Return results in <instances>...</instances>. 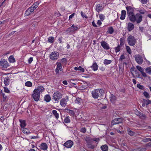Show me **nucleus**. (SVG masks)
<instances>
[{"label":"nucleus","mask_w":151,"mask_h":151,"mask_svg":"<svg viewBox=\"0 0 151 151\" xmlns=\"http://www.w3.org/2000/svg\"><path fill=\"white\" fill-rule=\"evenodd\" d=\"M125 57H124V55H122L121 56L119 60L120 61H122L123 59H125Z\"/></svg>","instance_id":"680f3d73"},{"label":"nucleus","mask_w":151,"mask_h":151,"mask_svg":"<svg viewBox=\"0 0 151 151\" xmlns=\"http://www.w3.org/2000/svg\"><path fill=\"white\" fill-rule=\"evenodd\" d=\"M67 110H68L67 112L69 113L70 115L72 116H74L75 115V113L74 111L68 109H67Z\"/></svg>","instance_id":"4c0bfd02"},{"label":"nucleus","mask_w":151,"mask_h":151,"mask_svg":"<svg viewBox=\"0 0 151 151\" xmlns=\"http://www.w3.org/2000/svg\"><path fill=\"white\" fill-rule=\"evenodd\" d=\"M124 40L123 37L121 38L120 39V45L122 46L124 45Z\"/></svg>","instance_id":"37998d69"},{"label":"nucleus","mask_w":151,"mask_h":151,"mask_svg":"<svg viewBox=\"0 0 151 151\" xmlns=\"http://www.w3.org/2000/svg\"><path fill=\"white\" fill-rule=\"evenodd\" d=\"M52 113L53 115L55 116V118L57 119L59 117V114L57 112V111L55 110H54L52 111Z\"/></svg>","instance_id":"c756f323"},{"label":"nucleus","mask_w":151,"mask_h":151,"mask_svg":"<svg viewBox=\"0 0 151 151\" xmlns=\"http://www.w3.org/2000/svg\"><path fill=\"white\" fill-rule=\"evenodd\" d=\"M139 30L142 32L143 31L144 28L142 27H139Z\"/></svg>","instance_id":"774afa93"},{"label":"nucleus","mask_w":151,"mask_h":151,"mask_svg":"<svg viewBox=\"0 0 151 151\" xmlns=\"http://www.w3.org/2000/svg\"><path fill=\"white\" fill-rule=\"evenodd\" d=\"M85 141L87 143L86 146L88 148L91 149H93L95 147V146L92 145V142L91 141V138L88 137L85 139Z\"/></svg>","instance_id":"423d86ee"},{"label":"nucleus","mask_w":151,"mask_h":151,"mask_svg":"<svg viewBox=\"0 0 151 151\" xmlns=\"http://www.w3.org/2000/svg\"><path fill=\"white\" fill-rule=\"evenodd\" d=\"M79 69L78 70H80L81 72H83L84 71V69L83 68L81 67V66H80L79 67Z\"/></svg>","instance_id":"e2e57ef3"},{"label":"nucleus","mask_w":151,"mask_h":151,"mask_svg":"<svg viewBox=\"0 0 151 151\" xmlns=\"http://www.w3.org/2000/svg\"><path fill=\"white\" fill-rule=\"evenodd\" d=\"M99 18L101 19V20L103 21L105 19V16L104 14H99Z\"/></svg>","instance_id":"a19ab883"},{"label":"nucleus","mask_w":151,"mask_h":151,"mask_svg":"<svg viewBox=\"0 0 151 151\" xmlns=\"http://www.w3.org/2000/svg\"><path fill=\"white\" fill-rule=\"evenodd\" d=\"M78 28L77 27L73 25L69 27L67 31L69 32H73L77 31Z\"/></svg>","instance_id":"ddd939ff"},{"label":"nucleus","mask_w":151,"mask_h":151,"mask_svg":"<svg viewBox=\"0 0 151 151\" xmlns=\"http://www.w3.org/2000/svg\"><path fill=\"white\" fill-rule=\"evenodd\" d=\"M92 68L94 70H96L98 69V65L96 63H93L92 66Z\"/></svg>","instance_id":"c9c22d12"},{"label":"nucleus","mask_w":151,"mask_h":151,"mask_svg":"<svg viewBox=\"0 0 151 151\" xmlns=\"http://www.w3.org/2000/svg\"><path fill=\"white\" fill-rule=\"evenodd\" d=\"M44 88L43 86H40L34 90L32 96L35 101H39L40 97V93L42 92L44 90Z\"/></svg>","instance_id":"f257e3e1"},{"label":"nucleus","mask_w":151,"mask_h":151,"mask_svg":"<svg viewBox=\"0 0 151 151\" xmlns=\"http://www.w3.org/2000/svg\"><path fill=\"white\" fill-rule=\"evenodd\" d=\"M0 65L4 68H7L8 66V62L5 60L1 59L0 61Z\"/></svg>","instance_id":"9d476101"},{"label":"nucleus","mask_w":151,"mask_h":151,"mask_svg":"<svg viewBox=\"0 0 151 151\" xmlns=\"http://www.w3.org/2000/svg\"><path fill=\"white\" fill-rule=\"evenodd\" d=\"M22 132L26 134H28L31 133L29 129L25 128H24L23 129Z\"/></svg>","instance_id":"2f4dec72"},{"label":"nucleus","mask_w":151,"mask_h":151,"mask_svg":"<svg viewBox=\"0 0 151 151\" xmlns=\"http://www.w3.org/2000/svg\"><path fill=\"white\" fill-rule=\"evenodd\" d=\"M143 101L146 105H148L150 104H151V100H150L149 99L146 100L145 99H143Z\"/></svg>","instance_id":"58836bf2"},{"label":"nucleus","mask_w":151,"mask_h":151,"mask_svg":"<svg viewBox=\"0 0 151 151\" xmlns=\"http://www.w3.org/2000/svg\"><path fill=\"white\" fill-rule=\"evenodd\" d=\"M128 44L131 46L135 45L137 42L135 38L133 36L129 35L127 39Z\"/></svg>","instance_id":"20e7f679"},{"label":"nucleus","mask_w":151,"mask_h":151,"mask_svg":"<svg viewBox=\"0 0 151 151\" xmlns=\"http://www.w3.org/2000/svg\"><path fill=\"white\" fill-rule=\"evenodd\" d=\"M96 12H99L101 11L104 9V7L102 6V4H97L96 6Z\"/></svg>","instance_id":"f3484780"},{"label":"nucleus","mask_w":151,"mask_h":151,"mask_svg":"<svg viewBox=\"0 0 151 151\" xmlns=\"http://www.w3.org/2000/svg\"><path fill=\"white\" fill-rule=\"evenodd\" d=\"M145 71L147 73L150 74H151V68L150 67H148L146 68Z\"/></svg>","instance_id":"49530a36"},{"label":"nucleus","mask_w":151,"mask_h":151,"mask_svg":"<svg viewBox=\"0 0 151 151\" xmlns=\"http://www.w3.org/2000/svg\"><path fill=\"white\" fill-rule=\"evenodd\" d=\"M126 8L127 11V15L131 14L134 13V10L132 7L131 6H128L126 7Z\"/></svg>","instance_id":"dca6fc26"},{"label":"nucleus","mask_w":151,"mask_h":151,"mask_svg":"<svg viewBox=\"0 0 151 151\" xmlns=\"http://www.w3.org/2000/svg\"><path fill=\"white\" fill-rule=\"evenodd\" d=\"M67 101L65 98L62 99L60 101V105L63 107H65L67 104Z\"/></svg>","instance_id":"412c9836"},{"label":"nucleus","mask_w":151,"mask_h":151,"mask_svg":"<svg viewBox=\"0 0 151 151\" xmlns=\"http://www.w3.org/2000/svg\"><path fill=\"white\" fill-rule=\"evenodd\" d=\"M32 12H33V10L31 8L29 7L25 11V16H28Z\"/></svg>","instance_id":"5701e85b"},{"label":"nucleus","mask_w":151,"mask_h":151,"mask_svg":"<svg viewBox=\"0 0 151 151\" xmlns=\"http://www.w3.org/2000/svg\"><path fill=\"white\" fill-rule=\"evenodd\" d=\"M10 79L8 76L6 77L4 79V82L6 86H8L9 84Z\"/></svg>","instance_id":"4be33fe9"},{"label":"nucleus","mask_w":151,"mask_h":151,"mask_svg":"<svg viewBox=\"0 0 151 151\" xmlns=\"http://www.w3.org/2000/svg\"><path fill=\"white\" fill-rule=\"evenodd\" d=\"M142 16L139 13L136 14L135 19L134 22H136L137 24L140 23L142 21Z\"/></svg>","instance_id":"1a4fd4ad"},{"label":"nucleus","mask_w":151,"mask_h":151,"mask_svg":"<svg viewBox=\"0 0 151 151\" xmlns=\"http://www.w3.org/2000/svg\"><path fill=\"white\" fill-rule=\"evenodd\" d=\"M143 141L144 142L151 141V139L150 138H146L143 139Z\"/></svg>","instance_id":"6e6d98bb"},{"label":"nucleus","mask_w":151,"mask_h":151,"mask_svg":"<svg viewBox=\"0 0 151 151\" xmlns=\"http://www.w3.org/2000/svg\"><path fill=\"white\" fill-rule=\"evenodd\" d=\"M100 43L101 46L104 49L108 50L110 49L109 44L105 41H102Z\"/></svg>","instance_id":"f8f14e48"},{"label":"nucleus","mask_w":151,"mask_h":151,"mask_svg":"<svg viewBox=\"0 0 151 151\" xmlns=\"http://www.w3.org/2000/svg\"><path fill=\"white\" fill-rule=\"evenodd\" d=\"M136 68L141 72L143 71H144V69L139 66H136Z\"/></svg>","instance_id":"5fc2aeb1"},{"label":"nucleus","mask_w":151,"mask_h":151,"mask_svg":"<svg viewBox=\"0 0 151 151\" xmlns=\"http://www.w3.org/2000/svg\"><path fill=\"white\" fill-rule=\"evenodd\" d=\"M33 61V58L32 57H30L28 59V63H31Z\"/></svg>","instance_id":"0e129e2a"},{"label":"nucleus","mask_w":151,"mask_h":151,"mask_svg":"<svg viewBox=\"0 0 151 151\" xmlns=\"http://www.w3.org/2000/svg\"><path fill=\"white\" fill-rule=\"evenodd\" d=\"M114 29L112 27H109L107 32L110 34H112L114 32Z\"/></svg>","instance_id":"e433bc0d"},{"label":"nucleus","mask_w":151,"mask_h":151,"mask_svg":"<svg viewBox=\"0 0 151 151\" xmlns=\"http://www.w3.org/2000/svg\"><path fill=\"white\" fill-rule=\"evenodd\" d=\"M104 94L103 89H96L92 91L91 94L92 97L94 99H97L99 96H103Z\"/></svg>","instance_id":"f03ea898"},{"label":"nucleus","mask_w":151,"mask_h":151,"mask_svg":"<svg viewBox=\"0 0 151 151\" xmlns=\"http://www.w3.org/2000/svg\"><path fill=\"white\" fill-rule=\"evenodd\" d=\"M19 121L20 123V127L23 128H24V127H25L26 125L25 121L22 120H19Z\"/></svg>","instance_id":"a878e982"},{"label":"nucleus","mask_w":151,"mask_h":151,"mask_svg":"<svg viewBox=\"0 0 151 151\" xmlns=\"http://www.w3.org/2000/svg\"><path fill=\"white\" fill-rule=\"evenodd\" d=\"M64 122L65 123H68L70 122V119L69 116H67L64 120Z\"/></svg>","instance_id":"3c124183"},{"label":"nucleus","mask_w":151,"mask_h":151,"mask_svg":"<svg viewBox=\"0 0 151 151\" xmlns=\"http://www.w3.org/2000/svg\"><path fill=\"white\" fill-rule=\"evenodd\" d=\"M110 101L112 103H114L116 100V96L113 94H111L110 97Z\"/></svg>","instance_id":"cd10ccee"},{"label":"nucleus","mask_w":151,"mask_h":151,"mask_svg":"<svg viewBox=\"0 0 151 151\" xmlns=\"http://www.w3.org/2000/svg\"><path fill=\"white\" fill-rule=\"evenodd\" d=\"M137 87L139 89L142 90H144V86L142 85H141L139 84H138L137 85Z\"/></svg>","instance_id":"8fccbe9b"},{"label":"nucleus","mask_w":151,"mask_h":151,"mask_svg":"<svg viewBox=\"0 0 151 151\" xmlns=\"http://www.w3.org/2000/svg\"><path fill=\"white\" fill-rule=\"evenodd\" d=\"M56 64L57 65V67L55 69V72L56 75L59 76L60 75L59 71H62L63 70L62 64L60 63L57 62L56 63Z\"/></svg>","instance_id":"0eeeda50"},{"label":"nucleus","mask_w":151,"mask_h":151,"mask_svg":"<svg viewBox=\"0 0 151 151\" xmlns=\"http://www.w3.org/2000/svg\"><path fill=\"white\" fill-rule=\"evenodd\" d=\"M25 86L28 87H31L32 86V83L29 81L26 82L25 84Z\"/></svg>","instance_id":"79ce46f5"},{"label":"nucleus","mask_w":151,"mask_h":151,"mask_svg":"<svg viewBox=\"0 0 151 151\" xmlns=\"http://www.w3.org/2000/svg\"><path fill=\"white\" fill-rule=\"evenodd\" d=\"M127 131L128 134L131 136H134L136 134L134 132L132 131L131 129L129 128L127 129Z\"/></svg>","instance_id":"b1692460"},{"label":"nucleus","mask_w":151,"mask_h":151,"mask_svg":"<svg viewBox=\"0 0 151 151\" xmlns=\"http://www.w3.org/2000/svg\"><path fill=\"white\" fill-rule=\"evenodd\" d=\"M81 16L83 17H85L86 18H87V17L85 15V14L83 12H81Z\"/></svg>","instance_id":"4d7b16f0"},{"label":"nucleus","mask_w":151,"mask_h":151,"mask_svg":"<svg viewBox=\"0 0 151 151\" xmlns=\"http://www.w3.org/2000/svg\"><path fill=\"white\" fill-rule=\"evenodd\" d=\"M59 56V53L56 51H54L52 52L50 55V59L52 60H57Z\"/></svg>","instance_id":"39448f33"},{"label":"nucleus","mask_w":151,"mask_h":151,"mask_svg":"<svg viewBox=\"0 0 151 151\" xmlns=\"http://www.w3.org/2000/svg\"><path fill=\"white\" fill-rule=\"evenodd\" d=\"M9 60L10 63H14L15 61V59L13 55L10 56L9 58Z\"/></svg>","instance_id":"72a5a7b5"},{"label":"nucleus","mask_w":151,"mask_h":151,"mask_svg":"<svg viewBox=\"0 0 151 151\" xmlns=\"http://www.w3.org/2000/svg\"><path fill=\"white\" fill-rule=\"evenodd\" d=\"M135 114L137 116H140L142 118H145L146 117L145 114H143L137 110H136L135 111Z\"/></svg>","instance_id":"6ab92c4d"},{"label":"nucleus","mask_w":151,"mask_h":151,"mask_svg":"<svg viewBox=\"0 0 151 151\" xmlns=\"http://www.w3.org/2000/svg\"><path fill=\"white\" fill-rule=\"evenodd\" d=\"M135 60L136 62L139 64H141L143 62V59L141 55L138 54L134 55Z\"/></svg>","instance_id":"6e6552de"},{"label":"nucleus","mask_w":151,"mask_h":151,"mask_svg":"<svg viewBox=\"0 0 151 151\" xmlns=\"http://www.w3.org/2000/svg\"><path fill=\"white\" fill-rule=\"evenodd\" d=\"M139 12V14H145V12H146L145 10L144 9H140L138 10Z\"/></svg>","instance_id":"603ef678"},{"label":"nucleus","mask_w":151,"mask_h":151,"mask_svg":"<svg viewBox=\"0 0 151 151\" xmlns=\"http://www.w3.org/2000/svg\"><path fill=\"white\" fill-rule=\"evenodd\" d=\"M81 99L79 98H77L75 100V103L76 104H80L81 103Z\"/></svg>","instance_id":"f704fd0d"},{"label":"nucleus","mask_w":151,"mask_h":151,"mask_svg":"<svg viewBox=\"0 0 151 151\" xmlns=\"http://www.w3.org/2000/svg\"><path fill=\"white\" fill-rule=\"evenodd\" d=\"M54 38L53 37H49L48 40V41L49 42L52 43L54 41Z\"/></svg>","instance_id":"a18cd8bd"},{"label":"nucleus","mask_w":151,"mask_h":151,"mask_svg":"<svg viewBox=\"0 0 151 151\" xmlns=\"http://www.w3.org/2000/svg\"><path fill=\"white\" fill-rule=\"evenodd\" d=\"M76 15V13H73L72 14L70 15L69 17V19L70 20L71 19H72L73 17Z\"/></svg>","instance_id":"bf43d9fd"},{"label":"nucleus","mask_w":151,"mask_h":151,"mask_svg":"<svg viewBox=\"0 0 151 151\" xmlns=\"http://www.w3.org/2000/svg\"><path fill=\"white\" fill-rule=\"evenodd\" d=\"M126 14V11L124 10H123L121 12V15L120 18L122 20L125 19Z\"/></svg>","instance_id":"393cba45"},{"label":"nucleus","mask_w":151,"mask_h":151,"mask_svg":"<svg viewBox=\"0 0 151 151\" xmlns=\"http://www.w3.org/2000/svg\"><path fill=\"white\" fill-rule=\"evenodd\" d=\"M51 97L49 95H46L44 97V99L46 102H48L51 100Z\"/></svg>","instance_id":"c85d7f7f"},{"label":"nucleus","mask_w":151,"mask_h":151,"mask_svg":"<svg viewBox=\"0 0 151 151\" xmlns=\"http://www.w3.org/2000/svg\"><path fill=\"white\" fill-rule=\"evenodd\" d=\"M52 99L55 101L58 102L62 98V95L61 93L59 91L55 92L52 95Z\"/></svg>","instance_id":"7ed1b4c3"},{"label":"nucleus","mask_w":151,"mask_h":151,"mask_svg":"<svg viewBox=\"0 0 151 151\" xmlns=\"http://www.w3.org/2000/svg\"><path fill=\"white\" fill-rule=\"evenodd\" d=\"M111 63V60H108L105 59L104 60V63L105 65H108L110 64Z\"/></svg>","instance_id":"c03bdc74"},{"label":"nucleus","mask_w":151,"mask_h":151,"mask_svg":"<svg viewBox=\"0 0 151 151\" xmlns=\"http://www.w3.org/2000/svg\"><path fill=\"white\" fill-rule=\"evenodd\" d=\"M143 95L146 98H149L150 97L149 94L146 91H145L143 92Z\"/></svg>","instance_id":"de8ad7c7"},{"label":"nucleus","mask_w":151,"mask_h":151,"mask_svg":"<svg viewBox=\"0 0 151 151\" xmlns=\"http://www.w3.org/2000/svg\"><path fill=\"white\" fill-rule=\"evenodd\" d=\"M4 91L5 92L7 93H9L10 92V91L6 87H4Z\"/></svg>","instance_id":"13d9d810"},{"label":"nucleus","mask_w":151,"mask_h":151,"mask_svg":"<svg viewBox=\"0 0 151 151\" xmlns=\"http://www.w3.org/2000/svg\"><path fill=\"white\" fill-rule=\"evenodd\" d=\"M134 27V25L133 23L131 22H129L128 23L127 29L129 32H131L133 30Z\"/></svg>","instance_id":"2eb2a0df"},{"label":"nucleus","mask_w":151,"mask_h":151,"mask_svg":"<svg viewBox=\"0 0 151 151\" xmlns=\"http://www.w3.org/2000/svg\"><path fill=\"white\" fill-rule=\"evenodd\" d=\"M40 147L42 150H46L48 148V146L46 143H42L41 144Z\"/></svg>","instance_id":"aec40b11"},{"label":"nucleus","mask_w":151,"mask_h":151,"mask_svg":"<svg viewBox=\"0 0 151 151\" xmlns=\"http://www.w3.org/2000/svg\"><path fill=\"white\" fill-rule=\"evenodd\" d=\"M122 122V119L117 118L114 119L112 121L111 123V125H114V124H117Z\"/></svg>","instance_id":"4468645a"},{"label":"nucleus","mask_w":151,"mask_h":151,"mask_svg":"<svg viewBox=\"0 0 151 151\" xmlns=\"http://www.w3.org/2000/svg\"><path fill=\"white\" fill-rule=\"evenodd\" d=\"M102 23L101 21L100 20H98L97 22V24L99 26L101 25V24Z\"/></svg>","instance_id":"338daca9"},{"label":"nucleus","mask_w":151,"mask_h":151,"mask_svg":"<svg viewBox=\"0 0 151 151\" xmlns=\"http://www.w3.org/2000/svg\"><path fill=\"white\" fill-rule=\"evenodd\" d=\"M128 16L130 21L132 22H134L136 17V15H135L134 13L128 15Z\"/></svg>","instance_id":"a211bd4d"},{"label":"nucleus","mask_w":151,"mask_h":151,"mask_svg":"<svg viewBox=\"0 0 151 151\" xmlns=\"http://www.w3.org/2000/svg\"><path fill=\"white\" fill-rule=\"evenodd\" d=\"M126 49L129 54H131L132 53L131 50L129 46L126 45Z\"/></svg>","instance_id":"ea45409f"},{"label":"nucleus","mask_w":151,"mask_h":151,"mask_svg":"<svg viewBox=\"0 0 151 151\" xmlns=\"http://www.w3.org/2000/svg\"><path fill=\"white\" fill-rule=\"evenodd\" d=\"M81 131L83 133H85L86 131V129L85 128H83L81 129Z\"/></svg>","instance_id":"69168bd1"},{"label":"nucleus","mask_w":151,"mask_h":151,"mask_svg":"<svg viewBox=\"0 0 151 151\" xmlns=\"http://www.w3.org/2000/svg\"><path fill=\"white\" fill-rule=\"evenodd\" d=\"M142 76L144 77H147V75L146 73L144 72V71H143L141 72Z\"/></svg>","instance_id":"052dcab7"},{"label":"nucleus","mask_w":151,"mask_h":151,"mask_svg":"<svg viewBox=\"0 0 151 151\" xmlns=\"http://www.w3.org/2000/svg\"><path fill=\"white\" fill-rule=\"evenodd\" d=\"M84 85H83L82 86V88H87L90 84V83L89 82H86L84 81H83Z\"/></svg>","instance_id":"bb28decb"},{"label":"nucleus","mask_w":151,"mask_h":151,"mask_svg":"<svg viewBox=\"0 0 151 151\" xmlns=\"http://www.w3.org/2000/svg\"><path fill=\"white\" fill-rule=\"evenodd\" d=\"M39 4V2H36L34 4V6H32L30 8H31L33 10V12L34 11V10L36 9L37 7L38 6Z\"/></svg>","instance_id":"7c9ffc66"},{"label":"nucleus","mask_w":151,"mask_h":151,"mask_svg":"<svg viewBox=\"0 0 151 151\" xmlns=\"http://www.w3.org/2000/svg\"><path fill=\"white\" fill-rule=\"evenodd\" d=\"M101 148L103 151H107L108 150V146L106 145H102Z\"/></svg>","instance_id":"473e14b6"},{"label":"nucleus","mask_w":151,"mask_h":151,"mask_svg":"<svg viewBox=\"0 0 151 151\" xmlns=\"http://www.w3.org/2000/svg\"><path fill=\"white\" fill-rule=\"evenodd\" d=\"M73 144V142L72 140H68L65 142L63 145L67 148H70L72 147Z\"/></svg>","instance_id":"9b49d317"},{"label":"nucleus","mask_w":151,"mask_h":151,"mask_svg":"<svg viewBox=\"0 0 151 151\" xmlns=\"http://www.w3.org/2000/svg\"><path fill=\"white\" fill-rule=\"evenodd\" d=\"M114 49L115 50V52H119L121 49V47L119 45H118L117 47H115Z\"/></svg>","instance_id":"09e8293b"},{"label":"nucleus","mask_w":151,"mask_h":151,"mask_svg":"<svg viewBox=\"0 0 151 151\" xmlns=\"http://www.w3.org/2000/svg\"><path fill=\"white\" fill-rule=\"evenodd\" d=\"M91 139L92 142L93 141L98 142L100 140V139L99 138H91Z\"/></svg>","instance_id":"864d4df0"}]
</instances>
